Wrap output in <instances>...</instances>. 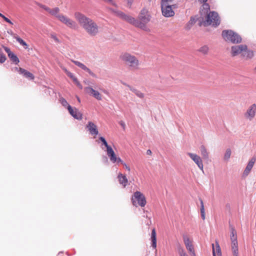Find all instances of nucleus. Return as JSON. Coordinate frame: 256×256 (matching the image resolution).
Returning a JSON list of instances; mask_svg holds the SVG:
<instances>
[{"label":"nucleus","mask_w":256,"mask_h":256,"mask_svg":"<svg viewBox=\"0 0 256 256\" xmlns=\"http://www.w3.org/2000/svg\"><path fill=\"white\" fill-rule=\"evenodd\" d=\"M74 18L88 35L96 36L98 34L99 27L92 19L78 12H74Z\"/></svg>","instance_id":"obj_1"},{"label":"nucleus","mask_w":256,"mask_h":256,"mask_svg":"<svg viewBox=\"0 0 256 256\" xmlns=\"http://www.w3.org/2000/svg\"><path fill=\"white\" fill-rule=\"evenodd\" d=\"M120 58L126 65L132 70H137L140 68V62L138 59L128 52L122 53Z\"/></svg>","instance_id":"obj_2"},{"label":"nucleus","mask_w":256,"mask_h":256,"mask_svg":"<svg viewBox=\"0 0 256 256\" xmlns=\"http://www.w3.org/2000/svg\"><path fill=\"white\" fill-rule=\"evenodd\" d=\"M222 36L226 41L232 43H240L242 42L241 36L232 30H224L222 32Z\"/></svg>","instance_id":"obj_3"},{"label":"nucleus","mask_w":256,"mask_h":256,"mask_svg":"<svg viewBox=\"0 0 256 256\" xmlns=\"http://www.w3.org/2000/svg\"><path fill=\"white\" fill-rule=\"evenodd\" d=\"M132 202L135 206H140L144 207L146 204V200L144 195L140 192H134L132 196Z\"/></svg>","instance_id":"obj_4"},{"label":"nucleus","mask_w":256,"mask_h":256,"mask_svg":"<svg viewBox=\"0 0 256 256\" xmlns=\"http://www.w3.org/2000/svg\"><path fill=\"white\" fill-rule=\"evenodd\" d=\"M115 12L116 16L128 21L130 23L133 24L136 26L144 30H147L146 26L144 24L136 21V20L131 16L126 15L120 11H117Z\"/></svg>","instance_id":"obj_5"},{"label":"nucleus","mask_w":256,"mask_h":256,"mask_svg":"<svg viewBox=\"0 0 256 256\" xmlns=\"http://www.w3.org/2000/svg\"><path fill=\"white\" fill-rule=\"evenodd\" d=\"M220 23V18L218 13L212 12L207 15L206 20L204 22V25L206 26L212 25L216 26L219 25Z\"/></svg>","instance_id":"obj_6"},{"label":"nucleus","mask_w":256,"mask_h":256,"mask_svg":"<svg viewBox=\"0 0 256 256\" xmlns=\"http://www.w3.org/2000/svg\"><path fill=\"white\" fill-rule=\"evenodd\" d=\"M174 5H170L168 2H161V8L162 15L166 18L172 17L174 15L173 10L175 8Z\"/></svg>","instance_id":"obj_7"},{"label":"nucleus","mask_w":256,"mask_h":256,"mask_svg":"<svg viewBox=\"0 0 256 256\" xmlns=\"http://www.w3.org/2000/svg\"><path fill=\"white\" fill-rule=\"evenodd\" d=\"M56 18L68 28L76 30L78 28V24L75 21L70 18L63 14L56 16Z\"/></svg>","instance_id":"obj_8"},{"label":"nucleus","mask_w":256,"mask_h":256,"mask_svg":"<svg viewBox=\"0 0 256 256\" xmlns=\"http://www.w3.org/2000/svg\"><path fill=\"white\" fill-rule=\"evenodd\" d=\"M188 155L190 158L196 164L198 168L203 170L204 164L202 158L196 154L188 152Z\"/></svg>","instance_id":"obj_9"},{"label":"nucleus","mask_w":256,"mask_h":256,"mask_svg":"<svg viewBox=\"0 0 256 256\" xmlns=\"http://www.w3.org/2000/svg\"><path fill=\"white\" fill-rule=\"evenodd\" d=\"M139 19L140 21L138 20H136L138 22H140L142 24H144L146 26H146V24L150 20V16L148 14V12L144 10H142L139 15ZM148 30V28H147V30Z\"/></svg>","instance_id":"obj_10"},{"label":"nucleus","mask_w":256,"mask_h":256,"mask_svg":"<svg viewBox=\"0 0 256 256\" xmlns=\"http://www.w3.org/2000/svg\"><path fill=\"white\" fill-rule=\"evenodd\" d=\"M256 112V104H252L244 114V116L248 120H251L255 116Z\"/></svg>","instance_id":"obj_11"},{"label":"nucleus","mask_w":256,"mask_h":256,"mask_svg":"<svg viewBox=\"0 0 256 256\" xmlns=\"http://www.w3.org/2000/svg\"><path fill=\"white\" fill-rule=\"evenodd\" d=\"M244 50H246V45H238L232 47V56H236L239 54L242 55Z\"/></svg>","instance_id":"obj_12"},{"label":"nucleus","mask_w":256,"mask_h":256,"mask_svg":"<svg viewBox=\"0 0 256 256\" xmlns=\"http://www.w3.org/2000/svg\"><path fill=\"white\" fill-rule=\"evenodd\" d=\"M85 92L90 96H92L98 100H102V95L98 92L94 90L92 88L88 86L84 88Z\"/></svg>","instance_id":"obj_13"},{"label":"nucleus","mask_w":256,"mask_h":256,"mask_svg":"<svg viewBox=\"0 0 256 256\" xmlns=\"http://www.w3.org/2000/svg\"><path fill=\"white\" fill-rule=\"evenodd\" d=\"M68 112L75 118L81 120L82 118V114L76 108H72L68 106Z\"/></svg>","instance_id":"obj_14"},{"label":"nucleus","mask_w":256,"mask_h":256,"mask_svg":"<svg viewBox=\"0 0 256 256\" xmlns=\"http://www.w3.org/2000/svg\"><path fill=\"white\" fill-rule=\"evenodd\" d=\"M86 128L92 135H97L98 133L97 126L92 122H89L86 125Z\"/></svg>","instance_id":"obj_15"},{"label":"nucleus","mask_w":256,"mask_h":256,"mask_svg":"<svg viewBox=\"0 0 256 256\" xmlns=\"http://www.w3.org/2000/svg\"><path fill=\"white\" fill-rule=\"evenodd\" d=\"M16 70H18L20 74H23L24 76H25L26 78H29L31 80H34V74L26 70L25 69H24L21 68H16Z\"/></svg>","instance_id":"obj_16"},{"label":"nucleus","mask_w":256,"mask_h":256,"mask_svg":"<svg viewBox=\"0 0 256 256\" xmlns=\"http://www.w3.org/2000/svg\"><path fill=\"white\" fill-rule=\"evenodd\" d=\"M73 63H74L76 65L81 68L84 70H86L92 76L95 77L96 75L90 70V68H87L84 64L80 62L72 60Z\"/></svg>","instance_id":"obj_17"},{"label":"nucleus","mask_w":256,"mask_h":256,"mask_svg":"<svg viewBox=\"0 0 256 256\" xmlns=\"http://www.w3.org/2000/svg\"><path fill=\"white\" fill-rule=\"evenodd\" d=\"M256 161V158H252L249 161L247 166L246 168V169L244 170V174L246 176H248L250 170H252L255 162Z\"/></svg>","instance_id":"obj_18"},{"label":"nucleus","mask_w":256,"mask_h":256,"mask_svg":"<svg viewBox=\"0 0 256 256\" xmlns=\"http://www.w3.org/2000/svg\"><path fill=\"white\" fill-rule=\"evenodd\" d=\"M184 242L186 245V248L187 250L190 252L192 253V255L194 256H195V253L194 248L193 247V246L192 244V243L189 238H184Z\"/></svg>","instance_id":"obj_19"},{"label":"nucleus","mask_w":256,"mask_h":256,"mask_svg":"<svg viewBox=\"0 0 256 256\" xmlns=\"http://www.w3.org/2000/svg\"><path fill=\"white\" fill-rule=\"evenodd\" d=\"M213 256H221L222 252L220 246L218 242H216V245L212 244Z\"/></svg>","instance_id":"obj_20"},{"label":"nucleus","mask_w":256,"mask_h":256,"mask_svg":"<svg viewBox=\"0 0 256 256\" xmlns=\"http://www.w3.org/2000/svg\"><path fill=\"white\" fill-rule=\"evenodd\" d=\"M107 154L109 157L110 160L112 162H116L117 160V157L114 153V152L112 148H109L108 150H106Z\"/></svg>","instance_id":"obj_21"},{"label":"nucleus","mask_w":256,"mask_h":256,"mask_svg":"<svg viewBox=\"0 0 256 256\" xmlns=\"http://www.w3.org/2000/svg\"><path fill=\"white\" fill-rule=\"evenodd\" d=\"M151 241L152 247L156 249V234L155 228H153L152 231Z\"/></svg>","instance_id":"obj_22"},{"label":"nucleus","mask_w":256,"mask_h":256,"mask_svg":"<svg viewBox=\"0 0 256 256\" xmlns=\"http://www.w3.org/2000/svg\"><path fill=\"white\" fill-rule=\"evenodd\" d=\"M118 178L120 184H122L124 187L127 185L128 180L126 177L124 175L120 173L118 174Z\"/></svg>","instance_id":"obj_23"},{"label":"nucleus","mask_w":256,"mask_h":256,"mask_svg":"<svg viewBox=\"0 0 256 256\" xmlns=\"http://www.w3.org/2000/svg\"><path fill=\"white\" fill-rule=\"evenodd\" d=\"M201 154L204 159H208L209 156V152H208L207 149L204 145L200 146V148Z\"/></svg>","instance_id":"obj_24"},{"label":"nucleus","mask_w":256,"mask_h":256,"mask_svg":"<svg viewBox=\"0 0 256 256\" xmlns=\"http://www.w3.org/2000/svg\"><path fill=\"white\" fill-rule=\"evenodd\" d=\"M242 56L246 59L251 58L254 56V53L252 51L248 50L246 49L244 50Z\"/></svg>","instance_id":"obj_25"},{"label":"nucleus","mask_w":256,"mask_h":256,"mask_svg":"<svg viewBox=\"0 0 256 256\" xmlns=\"http://www.w3.org/2000/svg\"><path fill=\"white\" fill-rule=\"evenodd\" d=\"M230 239L232 240V243L234 245H236V244L237 236L236 232L234 229H232L231 232Z\"/></svg>","instance_id":"obj_26"},{"label":"nucleus","mask_w":256,"mask_h":256,"mask_svg":"<svg viewBox=\"0 0 256 256\" xmlns=\"http://www.w3.org/2000/svg\"><path fill=\"white\" fill-rule=\"evenodd\" d=\"M14 38H16V40H17V42H18L20 44L24 46L25 48H28V45L22 39L20 38L18 36H16V34H14Z\"/></svg>","instance_id":"obj_27"},{"label":"nucleus","mask_w":256,"mask_h":256,"mask_svg":"<svg viewBox=\"0 0 256 256\" xmlns=\"http://www.w3.org/2000/svg\"><path fill=\"white\" fill-rule=\"evenodd\" d=\"M129 88H130V90L131 91H132V92H134L138 97H139L140 98H144V95L142 92L140 90H138L136 88H132L130 86H129Z\"/></svg>","instance_id":"obj_28"},{"label":"nucleus","mask_w":256,"mask_h":256,"mask_svg":"<svg viewBox=\"0 0 256 256\" xmlns=\"http://www.w3.org/2000/svg\"><path fill=\"white\" fill-rule=\"evenodd\" d=\"M200 214L203 220L205 219V210L204 208V202L202 199L200 200Z\"/></svg>","instance_id":"obj_29"},{"label":"nucleus","mask_w":256,"mask_h":256,"mask_svg":"<svg viewBox=\"0 0 256 256\" xmlns=\"http://www.w3.org/2000/svg\"><path fill=\"white\" fill-rule=\"evenodd\" d=\"M8 56L9 58L10 59V60L14 62H15L16 64L19 62L20 61L18 58L13 52H12L10 54H9Z\"/></svg>","instance_id":"obj_30"},{"label":"nucleus","mask_w":256,"mask_h":256,"mask_svg":"<svg viewBox=\"0 0 256 256\" xmlns=\"http://www.w3.org/2000/svg\"><path fill=\"white\" fill-rule=\"evenodd\" d=\"M59 100H60V102L61 103V104H62V106L64 107H67V108L68 110V106H70L68 104L67 101L62 97L60 98Z\"/></svg>","instance_id":"obj_31"},{"label":"nucleus","mask_w":256,"mask_h":256,"mask_svg":"<svg viewBox=\"0 0 256 256\" xmlns=\"http://www.w3.org/2000/svg\"><path fill=\"white\" fill-rule=\"evenodd\" d=\"M208 50L209 48L208 46H204L199 49L198 51L203 54H208Z\"/></svg>","instance_id":"obj_32"},{"label":"nucleus","mask_w":256,"mask_h":256,"mask_svg":"<svg viewBox=\"0 0 256 256\" xmlns=\"http://www.w3.org/2000/svg\"><path fill=\"white\" fill-rule=\"evenodd\" d=\"M60 12V9L58 8H55L53 9H51L50 12L52 16H54L56 17V16L60 15L58 13Z\"/></svg>","instance_id":"obj_33"},{"label":"nucleus","mask_w":256,"mask_h":256,"mask_svg":"<svg viewBox=\"0 0 256 256\" xmlns=\"http://www.w3.org/2000/svg\"><path fill=\"white\" fill-rule=\"evenodd\" d=\"M231 150L230 148L226 150L225 154L224 156V160H228L230 157Z\"/></svg>","instance_id":"obj_34"},{"label":"nucleus","mask_w":256,"mask_h":256,"mask_svg":"<svg viewBox=\"0 0 256 256\" xmlns=\"http://www.w3.org/2000/svg\"><path fill=\"white\" fill-rule=\"evenodd\" d=\"M6 60V56L4 54L1 50H0V63L4 62Z\"/></svg>","instance_id":"obj_35"},{"label":"nucleus","mask_w":256,"mask_h":256,"mask_svg":"<svg viewBox=\"0 0 256 256\" xmlns=\"http://www.w3.org/2000/svg\"><path fill=\"white\" fill-rule=\"evenodd\" d=\"M100 140L103 143V144L105 146L106 148V150H108L109 148H112L109 145H108L106 141V140L105 138L104 137H102V136L100 137Z\"/></svg>","instance_id":"obj_36"},{"label":"nucleus","mask_w":256,"mask_h":256,"mask_svg":"<svg viewBox=\"0 0 256 256\" xmlns=\"http://www.w3.org/2000/svg\"><path fill=\"white\" fill-rule=\"evenodd\" d=\"M0 17L2 18L4 21H6L8 24H10V25H12L14 24L13 22L8 18L6 17L4 15H3L2 14L0 13Z\"/></svg>","instance_id":"obj_37"},{"label":"nucleus","mask_w":256,"mask_h":256,"mask_svg":"<svg viewBox=\"0 0 256 256\" xmlns=\"http://www.w3.org/2000/svg\"><path fill=\"white\" fill-rule=\"evenodd\" d=\"M0 17L2 18L4 21H6L8 24H10V25H12L14 24L13 22L8 18L6 17L4 15H3L2 14L0 13Z\"/></svg>","instance_id":"obj_38"},{"label":"nucleus","mask_w":256,"mask_h":256,"mask_svg":"<svg viewBox=\"0 0 256 256\" xmlns=\"http://www.w3.org/2000/svg\"><path fill=\"white\" fill-rule=\"evenodd\" d=\"M0 17L2 18L4 21H6L8 24H10V25H12L14 24L13 22L8 18L6 17L4 15H3L2 14L0 13Z\"/></svg>","instance_id":"obj_39"},{"label":"nucleus","mask_w":256,"mask_h":256,"mask_svg":"<svg viewBox=\"0 0 256 256\" xmlns=\"http://www.w3.org/2000/svg\"><path fill=\"white\" fill-rule=\"evenodd\" d=\"M0 17L2 18L4 21H6L8 24H10V25H12L14 24L13 22L8 18L6 17L4 15H3L2 14L0 13Z\"/></svg>","instance_id":"obj_40"},{"label":"nucleus","mask_w":256,"mask_h":256,"mask_svg":"<svg viewBox=\"0 0 256 256\" xmlns=\"http://www.w3.org/2000/svg\"><path fill=\"white\" fill-rule=\"evenodd\" d=\"M178 252L180 256H188V255L182 248L179 249Z\"/></svg>","instance_id":"obj_41"},{"label":"nucleus","mask_w":256,"mask_h":256,"mask_svg":"<svg viewBox=\"0 0 256 256\" xmlns=\"http://www.w3.org/2000/svg\"><path fill=\"white\" fill-rule=\"evenodd\" d=\"M232 252L234 256H238V249L236 248H232Z\"/></svg>","instance_id":"obj_42"},{"label":"nucleus","mask_w":256,"mask_h":256,"mask_svg":"<svg viewBox=\"0 0 256 256\" xmlns=\"http://www.w3.org/2000/svg\"><path fill=\"white\" fill-rule=\"evenodd\" d=\"M4 50L7 52L8 56L9 55V54H12V52L10 51V49L7 47L4 46Z\"/></svg>","instance_id":"obj_43"},{"label":"nucleus","mask_w":256,"mask_h":256,"mask_svg":"<svg viewBox=\"0 0 256 256\" xmlns=\"http://www.w3.org/2000/svg\"><path fill=\"white\" fill-rule=\"evenodd\" d=\"M41 7L43 8L44 10H45L46 11H47L48 12H50L51 9L45 6H42Z\"/></svg>","instance_id":"obj_44"},{"label":"nucleus","mask_w":256,"mask_h":256,"mask_svg":"<svg viewBox=\"0 0 256 256\" xmlns=\"http://www.w3.org/2000/svg\"><path fill=\"white\" fill-rule=\"evenodd\" d=\"M66 74H67V76L70 77V78H72L74 76L73 75V74L70 72L69 71H68Z\"/></svg>","instance_id":"obj_45"},{"label":"nucleus","mask_w":256,"mask_h":256,"mask_svg":"<svg viewBox=\"0 0 256 256\" xmlns=\"http://www.w3.org/2000/svg\"><path fill=\"white\" fill-rule=\"evenodd\" d=\"M122 165L124 166L126 169L128 170V172L130 171V168L129 166H128L125 162L122 163Z\"/></svg>","instance_id":"obj_46"},{"label":"nucleus","mask_w":256,"mask_h":256,"mask_svg":"<svg viewBox=\"0 0 256 256\" xmlns=\"http://www.w3.org/2000/svg\"><path fill=\"white\" fill-rule=\"evenodd\" d=\"M128 5L129 7H130L132 6V4L134 2V0H126Z\"/></svg>","instance_id":"obj_47"},{"label":"nucleus","mask_w":256,"mask_h":256,"mask_svg":"<svg viewBox=\"0 0 256 256\" xmlns=\"http://www.w3.org/2000/svg\"><path fill=\"white\" fill-rule=\"evenodd\" d=\"M75 84L80 89L82 90V85L80 84V82L78 81L76 83H75Z\"/></svg>","instance_id":"obj_48"},{"label":"nucleus","mask_w":256,"mask_h":256,"mask_svg":"<svg viewBox=\"0 0 256 256\" xmlns=\"http://www.w3.org/2000/svg\"><path fill=\"white\" fill-rule=\"evenodd\" d=\"M116 162H121L122 164V163H124L122 160V159L120 158H117V160Z\"/></svg>","instance_id":"obj_49"},{"label":"nucleus","mask_w":256,"mask_h":256,"mask_svg":"<svg viewBox=\"0 0 256 256\" xmlns=\"http://www.w3.org/2000/svg\"><path fill=\"white\" fill-rule=\"evenodd\" d=\"M173 0H162V2H168V3H170V2H172Z\"/></svg>","instance_id":"obj_50"},{"label":"nucleus","mask_w":256,"mask_h":256,"mask_svg":"<svg viewBox=\"0 0 256 256\" xmlns=\"http://www.w3.org/2000/svg\"><path fill=\"white\" fill-rule=\"evenodd\" d=\"M72 80H73V82L75 84V83H76L78 82V79L75 77L74 76L72 78Z\"/></svg>","instance_id":"obj_51"},{"label":"nucleus","mask_w":256,"mask_h":256,"mask_svg":"<svg viewBox=\"0 0 256 256\" xmlns=\"http://www.w3.org/2000/svg\"><path fill=\"white\" fill-rule=\"evenodd\" d=\"M52 38L55 41L58 42V40L55 36H52Z\"/></svg>","instance_id":"obj_52"},{"label":"nucleus","mask_w":256,"mask_h":256,"mask_svg":"<svg viewBox=\"0 0 256 256\" xmlns=\"http://www.w3.org/2000/svg\"><path fill=\"white\" fill-rule=\"evenodd\" d=\"M62 70L66 72V74L68 72V70L64 67H61Z\"/></svg>","instance_id":"obj_53"},{"label":"nucleus","mask_w":256,"mask_h":256,"mask_svg":"<svg viewBox=\"0 0 256 256\" xmlns=\"http://www.w3.org/2000/svg\"><path fill=\"white\" fill-rule=\"evenodd\" d=\"M233 246H234V248H237V243L236 244V245H234L232 244V248H233Z\"/></svg>","instance_id":"obj_54"},{"label":"nucleus","mask_w":256,"mask_h":256,"mask_svg":"<svg viewBox=\"0 0 256 256\" xmlns=\"http://www.w3.org/2000/svg\"><path fill=\"white\" fill-rule=\"evenodd\" d=\"M202 2H206L208 0H200Z\"/></svg>","instance_id":"obj_55"},{"label":"nucleus","mask_w":256,"mask_h":256,"mask_svg":"<svg viewBox=\"0 0 256 256\" xmlns=\"http://www.w3.org/2000/svg\"><path fill=\"white\" fill-rule=\"evenodd\" d=\"M151 153H152V152H151L150 150H148L147 151V154H150Z\"/></svg>","instance_id":"obj_56"},{"label":"nucleus","mask_w":256,"mask_h":256,"mask_svg":"<svg viewBox=\"0 0 256 256\" xmlns=\"http://www.w3.org/2000/svg\"><path fill=\"white\" fill-rule=\"evenodd\" d=\"M255 69H256V68H255Z\"/></svg>","instance_id":"obj_57"}]
</instances>
